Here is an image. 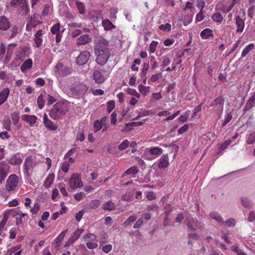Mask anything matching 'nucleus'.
<instances>
[{
    "label": "nucleus",
    "instance_id": "f257e3e1",
    "mask_svg": "<svg viewBox=\"0 0 255 255\" xmlns=\"http://www.w3.org/2000/svg\"><path fill=\"white\" fill-rule=\"evenodd\" d=\"M67 105L62 102H57L50 110L49 115L54 120L62 119L68 112Z\"/></svg>",
    "mask_w": 255,
    "mask_h": 255
},
{
    "label": "nucleus",
    "instance_id": "e433bc0d",
    "mask_svg": "<svg viewBox=\"0 0 255 255\" xmlns=\"http://www.w3.org/2000/svg\"><path fill=\"white\" fill-rule=\"evenodd\" d=\"M8 220V215L6 212L3 214V219L0 223V236H1L3 229Z\"/></svg>",
    "mask_w": 255,
    "mask_h": 255
},
{
    "label": "nucleus",
    "instance_id": "680f3d73",
    "mask_svg": "<svg viewBox=\"0 0 255 255\" xmlns=\"http://www.w3.org/2000/svg\"><path fill=\"white\" fill-rule=\"evenodd\" d=\"M233 118L232 115L231 113L228 114L225 117V119L224 120V121L222 124V127H224L226 126V124H227L228 123L230 122V121L232 120Z\"/></svg>",
    "mask_w": 255,
    "mask_h": 255
},
{
    "label": "nucleus",
    "instance_id": "79ce46f5",
    "mask_svg": "<svg viewBox=\"0 0 255 255\" xmlns=\"http://www.w3.org/2000/svg\"><path fill=\"white\" fill-rule=\"evenodd\" d=\"M44 95L46 101H47V105H51L56 101V99L50 95L45 94Z\"/></svg>",
    "mask_w": 255,
    "mask_h": 255
},
{
    "label": "nucleus",
    "instance_id": "5701e85b",
    "mask_svg": "<svg viewBox=\"0 0 255 255\" xmlns=\"http://www.w3.org/2000/svg\"><path fill=\"white\" fill-rule=\"evenodd\" d=\"M10 90L8 88H4L0 92V106L6 101L9 95Z\"/></svg>",
    "mask_w": 255,
    "mask_h": 255
},
{
    "label": "nucleus",
    "instance_id": "f8f14e48",
    "mask_svg": "<svg viewBox=\"0 0 255 255\" xmlns=\"http://www.w3.org/2000/svg\"><path fill=\"white\" fill-rule=\"evenodd\" d=\"M90 56V52L84 51L79 54L76 59V63L79 65H83L86 63Z\"/></svg>",
    "mask_w": 255,
    "mask_h": 255
},
{
    "label": "nucleus",
    "instance_id": "473e14b6",
    "mask_svg": "<svg viewBox=\"0 0 255 255\" xmlns=\"http://www.w3.org/2000/svg\"><path fill=\"white\" fill-rule=\"evenodd\" d=\"M67 230L62 231L60 235L55 239L54 243L56 244V247H59L61 244V242L63 240Z\"/></svg>",
    "mask_w": 255,
    "mask_h": 255
},
{
    "label": "nucleus",
    "instance_id": "2eb2a0df",
    "mask_svg": "<svg viewBox=\"0 0 255 255\" xmlns=\"http://www.w3.org/2000/svg\"><path fill=\"white\" fill-rule=\"evenodd\" d=\"M10 27V23L5 16H0V30L6 31Z\"/></svg>",
    "mask_w": 255,
    "mask_h": 255
},
{
    "label": "nucleus",
    "instance_id": "6e6552de",
    "mask_svg": "<svg viewBox=\"0 0 255 255\" xmlns=\"http://www.w3.org/2000/svg\"><path fill=\"white\" fill-rule=\"evenodd\" d=\"M9 165L5 162H0V184H2L9 172Z\"/></svg>",
    "mask_w": 255,
    "mask_h": 255
},
{
    "label": "nucleus",
    "instance_id": "5fc2aeb1",
    "mask_svg": "<svg viewBox=\"0 0 255 255\" xmlns=\"http://www.w3.org/2000/svg\"><path fill=\"white\" fill-rule=\"evenodd\" d=\"M66 208H61V210L59 212H55L52 215V219L53 220H56L58 218L59 215L65 213L66 212Z\"/></svg>",
    "mask_w": 255,
    "mask_h": 255
},
{
    "label": "nucleus",
    "instance_id": "20e7f679",
    "mask_svg": "<svg viewBox=\"0 0 255 255\" xmlns=\"http://www.w3.org/2000/svg\"><path fill=\"white\" fill-rule=\"evenodd\" d=\"M19 180V178L16 174H10L6 182V190L9 192L14 191L18 186Z\"/></svg>",
    "mask_w": 255,
    "mask_h": 255
},
{
    "label": "nucleus",
    "instance_id": "c85d7f7f",
    "mask_svg": "<svg viewBox=\"0 0 255 255\" xmlns=\"http://www.w3.org/2000/svg\"><path fill=\"white\" fill-rule=\"evenodd\" d=\"M32 60L29 58L26 60L21 65L20 70L21 72H24L27 69H31L32 66Z\"/></svg>",
    "mask_w": 255,
    "mask_h": 255
},
{
    "label": "nucleus",
    "instance_id": "338daca9",
    "mask_svg": "<svg viewBox=\"0 0 255 255\" xmlns=\"http://www.w3.org/2000/svg\"><path fill=\"white\" fill-rule=\"evenodd\" d=\"M63 67V64L61 62H58L55 67V73L58 74Z\"/></svg>",
    "mask_w": 255,
    "mask_h": 255
},
{
    "label": "nucleus",
    "instance_id": "49530a36",
    "mask_svg": "<svg viewBox=\"0 0 255 255\" xmlns=\"http://www.w3.org/2000/svg\"><path fill=\"white\" fill-rule=\"evenodd\" d=\"M162 62L161 66L164 68L168 65L170 63V59L168 55H164L162 57Z\"/></svg>",
    "mask_w": 255,
    "mask_h": 255
},
{
    "label": "nucleus",
    "instance_id": "4c0bfd02",
    "mask_svg": "<svg viewBox=\"0 0 255 255\" xmlns=\"http://www.w3.org/2000/svg\"><path fill=\"white\" fill-rule=\"evenodd\" d=\"M8 220V215L6 212L3 214V219L0 223V236H1L3 229Z\"/></svg>",
    "mask_w": 255,
    "mask_h": 255
},
{
    "label": "nucleus",
    "instance_id": "bb28decb",
    "mask_svg": "<svg viewBox=\"0 0 255 255\" xmlns=\"http://www.w3.org/2000/svg\"><path fill=\"white\" fill-rule=\"evenodd\" d=\"M29 5L27 1H24V2L19 6V12L20 14L22 16L26 15L29 11Z\"/></svg>",
    "mask_w": 255,
    "mask_h": 255
},
{
    "label": "nucleus",
    "instance_id": "09e8293b",
    "mask_svg": "<svg viewBox=\"0 0 255 255\" xmlns=\"http://www.w3.org/2000/svg\"><path fill=\"white\" fill-rule=\"evenodd\" d=\"M158 28L163 31H170L171 29V25L170 23H166L165 24L160 25Z\"/></svg>",
    "mask_w": 255,
    "mask_h": 255
},
{
    "label": "nucleus",
    "instance_id": "603ef678",
    "mask_svg": "<svg viewBox=\"0 0 255 255\" xmlns=\"http://www.w3.org/2000/svg\"><path fill=\"white\" fill-rule=\"evenodd\" d=\"M158 42L152 41L149 45V51L150 53H153L155 52L156 49Z\"/></svg>",
    "mask_w": 255,
    "mask_h": 255
},
{
    "label": "nucleus",
    "instance_id": "4468645a",
    "mask_svg": "<svg viewBox=\"0 0 255 255\" xmlns=\"http://www.w3.org/2000/svg\"><path fill=\"white\" fill-rule=\"evenodd\" d=\"M169 165V158L167 154H163L157 161V165L159 168L164 169Z\"/></svg>",
    "mask_w": 255,
    "mask_h": 255
},
{
    "label": "nucleus",
    "instance_id": "c03bdc74",
    "mask_svg": "<svg viewBox=\"0 0 255 255\" xmlns=\"http://www.w3.org/2000/svg\"><path fill=\"white\" fill-rule=\"evenodd\" d=\"M76 5L80 13L84 14L85 13V8L84 4L82 2L77 1L76 2Z\"/></svg>",
    "mask_w": 255,
    "mask_h": 255
},
{
    "label": "nucleus",
    "instance_id": "aec40b11",
    "mask_svg": "<svg viewBox=\"0 0 255 255\" xmlns=\"http://www.w3.org/2000/svg\"><path fill=\"white\" fill-rule=\"evenodd\" d=\"M43 32L41 29H39L37 30L36 33L34 35V41L35 43V46L36 47H39L43 42V40L42 38V35H43Z\"/></svg>",
    "mask_w": 255,
    "mask_h": 255
},
{
    "label": "nucleus",
    "instance_id": "9d476101",
    "mask_svg": "<svg viewBox=\"0 0 255 255\" xmlns=\"http://www.w3.org/2000/svg\"><path fill=\"white\" fill-rule=\"evenodd\" d=\"M96 56V60L100 65H105L108 61L110 55V51H105L104 52L95 53Z\"/></svg>",
    "mask_w": 255,
    "mask_h": 255
},
{
    "label": "nucleus",
    "instance_id": "f03ea898",
    "mask_svg": "<svg viewBox=\"0 0 255 255\" xmlns=\"http://www.w3.org/2000/svg\"><path fill=\"white\" fill-rule=\"evenodd\" d=\"M39 163L37 157L35 156H28L27 157L23 164L24 172L26 175L30 176L34 168Z\"/></svg>",
    "mask_w": 255,
    "mask_h": 255
},
{
    "label": "nucleus",
    "instance_id": "0e129e2a",
    "mask_svg": "<svg viewBox=\"0 0 255 255\" xmlns=\"http://www.w3.org/2000/svg\"><path fill=\"white\" fill-rule=\"evenodd\" d=\"M70 165L67 162H63L61 166V170L64 172L67 173L69 169Z\"/></svg>",
    "mask_w": 255,
    "mask_h": 255
},
{
    "label": "nucleus",
    "instance_id": "9b49d317",
    "mask_svg": "<svg viewBox=\"0 0 255 255\" xmlns=\"http://www.w3.org/2000/svg\"><path fill=\"white\" fill-rule=\"evenodd\" d=\"M43 123L45 127L49 130L54 131L58 128V126L55 124L51 120H50L46 114L43 115Z\"/></svg>",
    "mask_w": 255,
    "mask_h": 255
},
{
    "label": "nucleus",
    "instance_id": "a19ab883",
    "mask_svg": "<svg viewBox=\"0 0 255 255\" xmlns=\"http://www.w3.org/2000/svg\"><path fill=\"white\" fill-rule=\"evenodd\" d=\"M254 48V45L252 43L246 46L242 51V57H245Z\"/></svg>",
    "mask_w": 255,
    "mask_h": 255
},
{
    "label": "nucleus",
    "instance_id": "774afa93",
    "mask_svg": "<svg viewBox=\"0 0 255 255\" xmlns=\"http://www.w3.org/2000/svg\"><path fill=\"white\" fill-rule=\"evenodd\" d=\"M255 11V6L252 5L250 6L248 10V14L250 17L253 18Z\"/></svg>",
    "mask_w": 255,
    "mask_h": 255
},
{
    "label": "nucleus",
    "instance_id": "412c9836",
    "mask_svg": "<svg viewBox=\"0 0 255 255\" xmlns=\"http://www.w3.org/2000/svg\"><path fill=\"white\" fill-rule=\"evenodd\" d=\"M255 105V93H254L253 95L249 98L248 101L246 104L244 108L243 111L244 112H246L250 110Z\"/></svg>",
    "mask_w": 255,
    "mask_h": 255
},
{
    "label": "nucleus",
    "instance_id": "58836bf2",
    "mask_svg": "<svg viewBox=\"0 0 255 255\" xmlns=\"http://www.w3.org/2000/svg\"><path fill=\"white\" fill-rule=\"evenodd\" d=\"M71 68L68 66H64L61 70L57 74L62 76H66L71 73Z\"/></svg>",
    "mask_w": 255,
    "mask_h": 255
},
{
    "label": "nucleus",
    "instance_id": "4be33fe9",
    "mask_svg": "<svg viewBox=\"0 0 255 255\" xmlns=\"http://www.w3.org/2000/svg\"><path fill=\"white\" fill-rule=\"evenodd\" d=\"M186 220L187 221L188 227L191 230H195L196 229L201 227L200 226H199V224L198 223L197 221L195 219H194L193 218H190L189 217H187Z\"/></svg>",
    "mask_w": 255,
    "mask_h": 255
},
{
    "label": "nucleus",
    "instance_id": "2f4dec72",
    "mask_svg": "<svg viewBox=\"0 0 255 255\" xmlns=\"http://www.w3.org/2000/svg\"><path fill=\"white\" fill-rule=\"evenodd\" d=\"M139 91L144 96H147L150 92V87L143 86L142 84H139L138 86Z\"/></svg>",
    "mask_w": 255,
    "mask_h": 255
},
{
    "label": "nucleus",
    "instance_id": "69168bd1",
    "mask_svg": "<svg viewBox=\"0 0 255 255\" xmlns=\"http://www.w3.org/2000/svg\"><path fill=\"white\" fill-rule=\"evenodd\" d=\"M232 143V140L230 139H228L225 140L223 143H222L220 145V148L221 149L224 150L231 143Z\"/></svg>",
    "mask_w": 255,
    "mask_h": 255
},
{
    "label": "nucleus",
    "instance_id": "b1692460",
    "mask_svg": "<svg viewBox=\"0 0 255 255\" xmlns=\"http://www.w3.org/2000/svg\"><path fill=\"white\" fill-rule=\"evenodd\" d=\"M22 161L21 157L18 154L12 155L9 158V163L12 165H20Z\"/></svg>",
    "mask_w": 255,
    "mask_h": 255
},
{
    "label": "nucleus",
    "instance_id": "a211bd4d",
    "mask_svg": "<svg viewBox=\"0 0 255 255\" xmlns=\"http://www.w3.org/2000/svg\"><path fill=\"white\" fill-rule=\"evenodd\" d=\"M93 78L95 83L100 84L103 83L105 81V78L101 73L99 70H95L93 73Z\"/></svg>",
    "mask_w": 255,
    "mask_h": 255
},
{
    "label": "nucleus",
    "instance_id": "3c124183",
    "mask_svg": "<svg viewBox=\"0 0 255 255\" xmlns=\"http://www.w3.org/2000/svg\"><path fill=\"white\" fill-rule=\"evenodd\" d=\"M115 107V103L114 101L111 100L109 101L107 104V110L108 113H110Z\"/></svg>",
    "mask_w": 255,
    "mask_h": 255
},
{
    "label": "nucleus",
    "instance_id": "cd10ccee",
    "mask_svg": "<svg viewBox=\"0 0 255 255\" xmlns=\"http://www.w3.org/2000/svg\"><path fill=\"white\" fill-rule=\"evenodd\" d=\"M102 26H103L105 30L108 31L113 29H115L116 26L112 22L108 19H106L102 20Z\"/></svg>",
    "mask_w": 255,
    "mask_h": 255
},
{
    "label": "nucleus",
    "instance_id": "a18cd8bd",
    "mask_svg": "<svg viewBox=\"0 0 255 255\" xmlns=\"http://www.w3.org/2000/svg\"><path fill=\"white\" fill-rule=\"evenodd\" d=\"M25 1V0H11L10 2V5L11 7H18Z\"/></svg>",
    "mask_w": 255,
    "mask_h": 255
},
{
    "label": "nucleus",
    "instance_id": "393cba45",
    "mask_svg": "<svg viewBox=\"0 0 255 255\" xmlns=\"http://www.w3.org/2000/svg\"><path fill=\"white\" fill-rule=\"evenodd\" d=\"M246 142L249 145L255 142V130L248 131L246 136Z\"/></svg>",
    "mask_w": 255,
    "mask_h": 255
},
{
    "label": "nucleus",
    "instance_id": "864d4df0",
    "mask_svg": "<svg viewBox=\"0 0 255 255\" xmlns=\"http://www.w3.org/2000/svg\"><path fill=\"white\" fill-rule=\"evenodd\" d=\"M204 18V15L202 9H200L199 12L197 13L195 18L196 22H199L203 20Z\"/></svg>",
    "mask_w": 255,
    "mask_h": 255
},
{
    "label": "nucleus",
    "instance_id": "dca6fc26",
    "mask_svg": "<svg viewBox=\"0 0 255 255\" xmlns=\"http://www.w3.org/2000/svg\"><path fill=\"white\" fill-rule=\"evenodd\" d=\"M235 21L237 27L236 32L242 33L245 27V20H243L239 15H237L235 18Z\"/></svg>",
    "mask_w": 255,
    "mask_h": 255
},
{
    "label": "nucleus",
    "instance_id": "4d7b16f0",
    "mask_svg": "<svg viewBox=\"0 0 255 255\" xmlns=\"http://www.w3.org/2000/svg\"><path fill=\"white\" fill-rule=\"evenodd\" d=\"M85 139V135L83 130L79 131L76 135V140L83 141Z\"/></svg>",
    "mask_w": 255,
    "mask_h": 255
},
{
    "label": "nucleus",
    "instance_id": "f704fd0d",
    "mask_svg": "<svg viewBox=\"0 0 255 255\" xmlns=\"http://www.w3.org/2000/svg\"><path fill=\"white\" fill-rule=\"evenodd\" d=\"M212 19L213 21L221 23L223 20V17L220 12H216L212 15Z\"/></svg>",
    "mask_w": 255,
    "mask_h": 255
},
{
    "label": "nucleus",
    "instance_id": "37998d69",
    "mask_svg": "<svg viewBox=\"0 0 255 255\" xmlns=\"http://www.w3.org/2000/svg\"><path fill=\"white\" fill-rule=\"evenodd\" d=\"M18 215V216L16 217V224L17 225H18L19 224H22V218L24 217V216L26 215V214L25 213H21V214H19V213H16V214H13L12 215V217H14L16 216H17Z\"/></svg>",
    "mask_w": 255,
    "mask_h": 255
},
{
    "label": "nucleus",
    "instance_id": "a878e982",
    "mask_svg": "<svg viewBox=\"0 0 255 255\" xmlns=\"http://www.w3.org/2000/svg\"><path fill=\"white\" fill-rule=\"evenodd\" d=\"M213 31L209 28H205L200 33V36L203 39H208L210 37H213Z\"/></svg>",
    "mask_w": 255,
    "mask_h": 255
},
{
    "label": "nucleus",
    "instance_id": "c9c22d12",
    "mask_svg": "<svg viewBox=\"0 0 255 255\" xmlns=\"http://www.w3.org/2000/svg\"><path fill=\"white\" fill-rule=\"evenodd\" d=\"M179 20L182 21L184 26H187L192 22V16L189 14L185 15L183 18L179 19Z\"/></svg>",
    "mask_w": 255,
    "mask_h": 255
},
{
    "label": "nucleus",
    "instance_id": "6e6d98bb",
    "mask_svg": "<svg viewBox=\"0 0 255 255\" xmlns=\"http://www.w3.org/2000/svg\"><path fill=\"white\" fill-rule=\"evenodd\" d=\"M162 77V74L161 73H158L155 74H153L150 79V80L152 82H155L158 80L160 78Z\"/></svg>",
    "mask_w": 255,
    "mask_h": 255
},
{
    "label": "nucleus",
    "instance_id": "ea45409f",
    "mask_svg": "<svg viewBox=\"0 0 255 255\" xmlns=\"http://www.w3.org/2000/svg\"><path fill=\"white\" fill-rule=\"evenodd\" d=\"M11 121L8 117L5 118L3 121V128L6 130L10 129Z\"/></svg>",
    "mask_w": 255,
    "mask_h": 255
},
{
    "label": "nucleus",
    "instance_id": "423d86ee",
    "mask_svg": "<svg viewBox=\"0 0 255 255\" xmlns=\"http://www.w3.org/2000/svg\"><path fill=\"white\" fill-rule=\"evenodd\" d=\"M68 184L71 189L83 187L81 175L77 173H73L69 179Z\"/></svg>",
    "mask_w": 255,
    "mask_h": 255
},
{
    "label": "nucleus",
    "instance_id": "6ab92c4d",
    "mask_svg": "<svg viewBox=\"0 0 255 255\" xmlns=\"http://www.w3.org/2000/svg\"><path fill=\"white\" fill-rule=\"evenodd\" d=\"M22 119L29 124L30 126L33 127L36 123L37 118L35 115H24L22 117Z\"/></svg>",
    "mask_w": 255,
    "mask_h": 255
},
{
    "label": "nucleus",
    "instance_id": "c756f323",
    "mask_svg": "<svg viewBox=\"0 0 255 255\" xmlns=\"http://www.w3.org/2000/svg\"><path fill=\"white\" fill-rule=\"evenodd\" d=\"M138 171L137 167L133 166L127 169L122 176L124 177L126 175H130L132 177H134Z\"/></svg>",
    "mask_w": 255,
    "mask_h": 255
},
{
    "label": "nucleus",
    "instance_id": "bf43d9fd",
    "mask_svg": "<svg viewBox=\"0 0 255 255\" xmlns=\"http://www.w3.org/2000/svg\"><path fill=\"white\" fill-rule=\"evenodd\" d=\"M17 30L18 29L16 26L14 25L12 26L10 30L11 34L9 36V38H13L15 37L17 33Z\"/></svg>",
    "mask_w": 255,
    "mask_h": 255
},
{
    "label": "nucleus",
    "instance_id": "39448f33",
    "mask_svg": "<svg viewBox=\"0 0 255 255\" xmlns=\"http://www.w3.org/2000/svg\"><path fill=\"white\" fill-rule=\"evenodd\" d=\"M224 103V98L222 96H220L210 103V106L214 107L213 110L217 114L221 115L223 111Z\"/></svg>",
    "mask_w": 255,
    "mask_h": 255
},
{
    "label": "nucleus",
    "instance_id": "1a4fd4ad",
    "mask_svg": "<svg viewBox=\"0 0 255 255\" xmlns=\"http://www.w3.org/2000/svg\"><path fill=\"white\" fill-rule=\"evenodd\" d=\"M50 32L52 34H55V41L57 44L59 43L62 37L63 30L60 31V23L58 22L54 24L50 28Z\"/></svg>",
    "mask_w": 255,
    "mask_h": 255
},
{
    "label": "nucleus",
    "instance_id": "8fccbe9b",
    "mask_svg": "<svg viewBox=\"0 0 255 255\" xmlns=\"http://www.w3.org/2000/svg\"><path fill=\"white\" fill-rule=\"evenodd\" d=\"M129 142L128 140L126 139L124 140L119 145L118 148L120 150H124L126 149L129 145Z\"/></svg>",
    "mask_w": 255,
    "mask_h": 255
},
{
    "label": "nucleus",
    "instance_id": "052dcab7",
    "mask_svg": "<svg viewBox=\"0 0 255 255\" xmlns=\"http://www.w3.org/2000/svg\"><path fill=\"white\" fill-rule=\"evenodd\" d=\"M94 241H87L86 245L89 249H94L98 247V244L96 243L93 242Z\"/></svg>",
    "mask_w": 255,
    "mask_h": 255
},
{
    "label": "nucleus",
    "instance_id": "13d9d810",
    "mask_svg": "<svg viewBox=\"0 0 255 255\" xmlns=\"http://www.w3.org/2000/svg\"><path fill=\"white\" fill-rule=\"evenodd\" d=\"M84 238L86 242L88 241H94L96 240V237L92 234H86Z\"/></svg>",
    "mask_w": 255,
    "mask_h": 255
},
{
    "label": "nucleus",
    "instance_id": "ddd939ff",
    "mask_svg": "<svg viewBox=\"0 0 255 255\" xmlns=\"http://www.w3.org/2000/svg\"><path fill=\"white\" fill-rule=\"evenodd\" d=\"M146 153L153 156L152 158H155L159 156L163 152V149L159 147H150L146 149Z\"/></svg>",
    "mask_w": 255,
    "mask_h": 255
},
{
    "label": "nucleus",
    "instance_id": "7c9ffc66",
    "mask_svg": "<svg viewBox=\"0 0 255 255\" xmlns=\"http://www.w3.org/2000/svg\"><path fill=\"white\" fill-rule=\"evenodd\" d=\"M55 179V175L53 173H51L46 177L43 183V186L45 188H49L53 183Z\"/></svg>",
    "mask_w": 255,
    "mask_h": 255
},
{
    "label": "nucleus",
    "instance_id": "72a5a7b5",
    "mask_svg": "<svg viewBox=\"0 0 255 255\" xmlns=\"http://www.w3.org/2000/svg\"><path fill=\"white\" fill-rule=\"evenodd\" d=\"M45 101V95L41 94L37 99V103L39 109H42L44 108Z\"/></svg>",
    "mask_w": 255,
    "mask_h": 255
},
{
    "label": "nucleus",
    "instance_id": "0eeeda50",
    "mask_svg": "<svg viewBox=\"0 0 255 255\" xmlns=\"http://www.w3.org/2000/svg\"><path fill=\"white\" fill-rule=\"evenodd\" d=\"M109 44V41L104 38H102L99 40L94 46L95 53L110 51Z\"/></svg>",
    "mask_w": 255,
    "mask_h": 255
},
{
    "label": "nucleus",
    "instance_id": "7ed1b4c3",
    "mask_svg": "<svg viewBox=\"0 0 255 255\" xmlns=\"http://www.w3.org/2000/svg\"><path fill=\"white\" fill-rule=\"evenodd\" d=\"M94 132H96L100 129H102V131H106L109 128V118L105 116L102 118L100 120H97L95 121L93 125Z\"/></svg>",
    "mask_w": 255,
    "mask_h": 255
},
{
    "label": "nucleus",
    "instance_id": "f3484780",
    "mask_svg": "<svg viewBox=\"0 0 255 255\" xmlns=\"http://www.w3.org/2000/svg\"><path fill=\"white\" fill-rule=\"evenodd\" d=\"M92 41V38L88 34H84L79 37L76 40V44L83 45Z\"/></svg>",
    "mask_w": 255,
    "mask_h": 255
},
{
    "label": "nucleus",
    "instance_id": "de8ad7c7",
    "mask_svg": "<svg viewBox=\"0 0 255 255\" xmlns=\"http://www.w3.org/2000/svg\"><path fill=\"white\" fill-rule=\"evenodd\" d=\"M127 92L128 94L130 95L134 96L138 99H139L140 98V95L137 93L135 89L128 88Z\"/></svg>",
    "mask_w": 255,
    "mask_h": 255
},
{
    "label": "nucleus",
    "instance_id": "e2e57ef3",
    "mask_svg": "<svg viewBox=\"0 0 255 255\" xmlns=\"http://www.w3.org/2000/svg\"><path fill=\"white\" fill-rule=\"evenodd\" d=\"M118 9L117 8H112L110 9V16L111 19H116Z\"/></svg>",
    "mask_w": 255,
    "mask_h": 255
}]
</instances>
